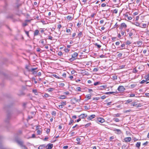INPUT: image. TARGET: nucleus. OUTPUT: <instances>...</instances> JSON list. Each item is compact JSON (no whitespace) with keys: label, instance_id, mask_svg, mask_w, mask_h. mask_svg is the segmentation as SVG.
<instances>
[{"label":"nucleus","instance_id":"nucleus-4","mask_svg":"<svg viewBox=\"0 0 149 149\" xmlns=\"http://www.w3.org/2000/svg\"><path fill=\"white\" fill-rule=\"evenodd\" d=\"M17 143L21 147L24 145V144L23 142L21 140H17L16 141Z\"/></svg>","mask_w":149,"mask_h":149},{"label":"nucleus","instance_id":"nucleus-27","mask_svg":"<svg viewBox=\"0 0 149 149\" xmlns=\"http://www.w3.org/2000/svg\"><path fill=\"white\" fill-rule=\"evenodd\" d=\"M91 125V123H88L87 124H86L85 125V127H87L90 126Z\"/></svg>","mask_w":149,"mask_h":149},{"label":"nucleus","instance_id":"nucleus-50","mask_svg":"<svg viewBox=\"0 0 149 149\" xmlns=\"http://www.w3.org/2000/svg\"><path fill=\"white\" fill-rule=\"evenodd\" d=\"M61 27V24H59L58 26V29L59 30L60 29Z\"/></svg>","mask_w":149,"mask_h":149},{"label":"nucleus","instance_id":"nucleus-23","mask_svg":"<svg viewBox=\"0 0 149 149\" xmlns=\"http://www.w3.org/2000/svg\"><path fill=\"white\" fill-rule=\"evenodd\" d=\"M112 79L113 80H116L117 79V77L115 75H114L112 76Z\"/></svg>","mask_w":149,"mask_h":149},{"label":"nucleus","instance_id":"nucleus-48","mask_svg":"<svg viewBox=\"0 0 149 149\" xmlns=\"http://www.w3.org/2000/svg\"><path fill=\"white\" fill-rule=\"evenodd\" d=\"M98 70V69L97 68H95L93 69V71L95 72H97Z\"/></svg>","mask_w":149,"mask_h":149},{"label":"nucleus","instance_id":"nucleus-55","mask_svg":"<svg viewBox=\"0 0 149 149\" xmlns=\"http://www.w3.org/2000/svg\"><path fill=\"white\" fill-rule=\"evenodd\" d=\"M135 96V95L134 94H132L130 95V97H134Z\"/></svg>","mask_w":149,"mask_h":149},{"label":"nucleus","instance_id":"nucleus-14","mask_svg":"<svg viewBox=\"0 0 149 149\" xmlns=\"http://www.w3.org/2000/svg\"><path fill=\"white\" fill-rule=\"evenodd\" d=\"M37 69V68H32L31 69V71L33 72V74H35L36 73V72L35 71H34V70H36Z\"/></svg>","mask_w":149,"mask_h":149},{"label":"nucleus","instance_id":"nucleus-2","mask_svg":"<svg viewBox=\"0 0 149 149\" xmlns=\"http://www.w3.org/2000/svg\"><path fill=\"white\" fill-rule=\"evenodd\" d=\"M117 89L118 91L122 92L124 91L125 90V88L123 86H121L118 87Z\"/></svg>","mask_w":149,"mask_h":149},{"label":"nucleus","instance_id":"nucleus-52","mask_svg":"<svg viewBox=\"0 0 149 149\" xmlns=\"http://www.w3.org/2000/svg\"><path fill=\"white\" fill-rule=\"evenodd\" d=\"M46 132L47 133H48L50 132V130L49 129L47 128L46 130Z\"/></svg>","mask_w":149,"mask_h":149},{"label":"nucleus","instance_id":"nucleus-53","mask_svg":"<svg viewBox=\"0 0 149 149\" xmlns=\"http://www.w3.org/2000/svg\"><path fill=\"white\" fill-rule=\"evenodd\" d=\"M64 51L65 52L68 53L69 52V50L68 49H65Z\"/></svg>","mask_w":149,"mask_h":149},{"label":"nucleus","instance_id":"nucleus-58","mask_svg":"<svg viewBox=\"0 0 149 149\" xmlns=\"http://www.w3.org/2000/svg\"><path fill=\"white\" fill-rule=\"evenodd\" d=\"M60 86H61V87H63L64 86L65 84L63 83H61L60 84Z\"/></svg>","mask_w":149,"mask_h":149},{"label":"nucleus","instance_id":"nucleus-62","mask_svg":"<svg viewBox=\"0 0 149 149\" xmlns=\"http://www.w3.org/2000/svg\"><path fill=\"white\" fill-rule=\"evenodd\" d=\"M66 32L67 33H70V30L69 29H66Z\"/></svg>","mask_w":149,"mask_h":149},{"label":"nucleus","instance_id":"nucleus-25","mask_svg":"<svg viewBox=\"0 0 149 149\" xmlns=\"http://www.w3.org/2000/svg\"><path fill=\"white\" fill-rule=\"evenodd\" d=\"M115 93V92H107L106 93V94H113L114 95V93Z\"/></svg>","mask_w":149,"mask_h":149},{"label":"nucleus","instance_id":"nucleus-57","mask_svg":"<svg viewBox=\"0 0 149 149\" xmlns=\"http://www.w3.org/2000/svg\"><path fill=\"white\" fill-rule=\"evenodd\" d=\"M146 96L149 97V93H146L145 94Z\"/></svg>","mask_w":149,"mask_h":149},{"label":"nucleus","instance_id":"nucleus-64","mask_svg":"<svg viewBox=\"0 0 149 149\" xmlns=\"http://www.w3.org/2000/svg\"><path fill=\"white\" fill-rule=\"evenodd\" d=\"M127 17L129 20H131L132 19V17L131 16H128Z\"/></svg>","mask_w":149,"mask_h":149},{"label":"nucleus","instance_id":"nucleus-8","mask_svg":"<svg viewBox=\"0 0 149 149\" xmlns=\"http://www.w3.org/2000/svg\"><path fill=\"white\" fill-rule=\"evenodd\" d=\"M87 116L86 114H82L79 116V117L81 118H84Z\"/></svg>","mask_w":149,"mask_h":149},{"label":"nucleus","instance_id":"nucleus-6","mask_svg":"<svg viewBox=\"0 0 149 149\" xmlns=\"http://www.w3.org/2000/svg\"><path fill=\"white\" fill-rule=\"evenodd\" d=\"M97 121L98 122L103 123L104 122L105 120L102 118H98Z\"/></svg>","mask_w":149,"mask_h":149},{"label":"nucleus","instance_id":"nucleus-44","mask_svg":"<svg viewBox=\"0 0 149 149\" xmlns=\"http://www.w3.org/2000/svg\"><path fill=\"white\" fill-rule=\"evenodd\" d=\"M113 13L115 14L117 13H118V10L116 9H115V10H114L113 11Z\"/></svg>","mask_w":149,"mask_h":149},{"label":"nucleus","instance_id":"nucleus-3","mask_svg":"<svg viewBox=\"0 0 149 149\" xmlns=\"http://www.w3.org/2000/svg\"><path fill=\"white\" fill-rule=\"evenodd\" d=\"M17 143L21 147L24 145V144L23 142L21 140H17L16 141Z\"/></svg>","mask_w":149,"mask_h":149},{"label":"nucleus","instance_id":"nucleus-47","mask_svg":"<svg viewBox=\"0 0 149 149\" xmlns=\"http://www.w3.org/2000/svg\"><path fill=\"white\" fill-rule=\"evenodd\" d=\"M125 67V65H121L120 66V69H122V68H124Z\"/></svg>","mask_w":149,"mask_h":149},{"label":"nucleus","instance_id":"nucleus-40","mask_svg":"<svg viewBox=\"0 0 149 149\" xmlns=\"http://www.w3.org/2000/svg\"><path fill=\"white\" fill-rule=\"evenodd\" d=\"M56 112L55 111H52V115L55 116L56 115Z\"/></svg>","mask_w":149,"mask_h":149},{"label":"nucleus","instance_id":"nucleus-18","mask_svg":"<svg viewBox=\"0 0 149 149\" xmlns=\"http://www.w3.org/2000/svg\"><path fill=\"white\" fill-rule=\"evenodd\" d=\"M132 24H133L135 25L136 26L140 27V24L138 22H136L134 23H132Z\"/></svg>","mask_w":149,"mask_h":149},{"label":"nucleus","instance_id":"nucleus-17","mask_svg":"<svg viewBox=\"0 0 149 149\" xmlns=\"http://www.w3.org/2000/svg\"><path fill=\"white\" fill-rule=\"evenodd\" d=\"M66 18H67V19H68V20H72L73 18V17H72L70 15H68V16Z\"/></svg>","mask_w":149,"mask_h":149},{"label":"nucleus","instance_id":"nucleus-31","mask_svg":"<svg viewBox=\"0 0 149 149\" xmlns=\"http://www.w3.org/2000/svg\"><path fill=\"white\" fill-rule=\"evenodd\" d=\"M136 86V84H133L131 85V88H134Z\"/></svg>","mask_w":149,"mask_h":149},{"label":"nucleus","instance_id":"nucleus-1","mask_svg":"<svg viewBox=\"0 0 149 149\" xmlns=\"http://www.w3.org/2000/svg\"><path fill=\"white\" fill-rule=\"evenodd\" d=\"M78 55L77 52H74L73 54L72 55V58L70 59L71 61H73L76 60L77 58V57Z\"/></svg>","mask_w":149,"mask_h":149},{"label":"nucleus","instance_id":"nucleus-12","mask_svg":"<svg viewBox=\"0 0 149 149\" xmlns=\"http://www.w3.org/2000/svg\"><path fill=\"white\" fill-rule=\"evenodd\" d=\"M114 131L117 132L118 134H120L121 133V131L120 130L117 129H114Z\"/></svg>","mask_w":149,"mask_h":149},{"label":"nucleus","instance_id":"nucleus-35","mask_svg":"<svg viewBox=\"0 0 149 149\" xmlns=\"http://www.w3.org/2000/svg\"><path fill=\"white\" fill-rule=\"evenodd\" d=\"M53 76L54 77H55V78H57L58 79H60V78L59 77L58 75L55 74H53Z\"/></svg>","mask_w":149,"mask_h":149},{"label":"nucleus","instance_id":"nucleus-38","mask_svg":"<svg viewBox=\"0 0 149 149\" xmlns=\"http://www.w3.org/2000/svg\"><path fill=\"white\" fill-rule=\"evenodd\" d=\"M100 98L99 97H96L95 98H93V100H98L100 99Z\"/></svg>","mask_w":149,"mask_h":149},{"label":"nucleus","instance_id":"nucleus-45","mask_svg":"<svg viewBox=\"0 0 149 149\" xmlns=\"http://www.w3.org/2000/svg\"><path fill=\"white\" fill-rule=\"evenodd\" d=\"M48 39L51 40H52L53 37L51 36H48Z\"/></svg>","mask_w":149,"mask_h":149},{"label":"nucleus","instance_id":"nucleus-7","mask_svg":"<svg viewBox=\"0 0 149 149\" xmlns=\"http://www.w3.org/2000/svg\"><path fill=\"white\" fill-rule=\"evenodd\" d=\"M131 138L130 137H127L125 138L124 140L126 142H130L131 140Z\"/></svg>","mask_w":149,"mask_h":149},{"label":"nucleus","instance_id":"nucleus-21","mask_svg":"<svg viewBox=\"0 0 149 149\" xmlns=\"http://www.w3.org/2000/svg\"><path fill=\"white\" fill-rule=\"evenodd\" d=\"M45 147V145H41L38 148V149H42L44 147Z\"/></svg>","mask_w":149,"mask_h":149},{"label":"nucleus","instance_id":"nucleus-36","mask_svg":"<svg viewBox=\"0 0 149 149\" xmlns=\"http://www.w3.org/2000/svg\"><path fill=\"white\" fill-rule=\"evenodd\" d=\"M25 32L26 34V35H27V36L29 37V31H25Z\"/></svg>","mask_w":149,"mask_h":149},{"label":"nucleus","instance_id":"nucleus-37","mask_svg":"<svg viewBox=\"0 0 149 149\" xmlns=\"http://www.w3.org/2000/svg\"><path fill=\"white\" fill-rule=\"evenodd\" d=\"M21 148H22V149H28L24 145Z\"/></svg>","mask_w":149,"mask_h":149},{"label":"nucleus","instance_id":"nucleus-33","mask_svg":"<svg viewBox=\"0 0 149 149\" xmlns=\"http://www.w3.org/2000/svg\"><path fill=\"white\" fill-rule=\"evenodd\" d=\"M74 122V120H72L71 119L70 122L69 123L68 125H70L72 123Z\"/></svg>","mask_w":149,"mask_h":149},{"label":"nucleus","instance_id":"nucleus-42","mask_svg":"<svg viewBox=\"0 0 149 149\" xmlns=\"http://www.w3.org/2000/svg\"><path fill=\"white\" fill-rule=\"evenodd\" d=\"M61 105H63V106L64 105H65L66 104V101H64L63 102H62L61 103Z\"/></svg>","mask_w":149,"mask_h":149},{"label":"nucleus","instance_id":"nucleus-5","mask_svg":"<svg viewBox=\"0 0 149 149\" xmlns=\"http://www.w3.org/2000/svg\"><path fill=\"white\" fill-rule=\"evenodd\" d=\"M127 26L125 23H123L121 24L120 27V29H122L123 28H126Z\"/></svg>","mask_w":149,"mask_h":149},{"label":"nucleus","instance_id":"nucleus-28","mask_svg":"<svg viewBox=\"0 0 149 149\" xmlns=\"http://www.w3.org/2000/svg\"><path fill=\"white\" fill-rule=\"evenodd\" d=\"M54 88H49L48 89V91L50 92V91H53L54 90Z\"/></svg>","mask_w":149,"mask_h":149},{"label":"nucleus","instance_id":"nucleus-9","mask_svg":"<svg viewBox=\"0 0 149 149\" xmlns=\"http://www.w3.org/2000/svg\"><path fill=\"white\" fill-rule=\"evenodd\" d=\"M46 147H48L47 149H51L53 147V145L52 144H49L47 145Z\"/></svg>","mask_w":149,"mask_h":149},{"label":"nucleus","instance_id":"nucleus-41","mask_svg":"<svg viewBox=\"0 0 149 149\" xmlns=\"http://www.w3.org/2000/svg\"><path fill=\"white\" fill-rule=\"evenodd\" d=\"M113 120L116 122H118L119 121V120L118 118H114Z\"/></svg>","mask_w":149,"mask_h":149},{"label":"nucleus","instance_id":"nucleus-56","mask_svg":"<svg viewBox=\"0 0 149 149\" xmlns=\"http://www.w3.org/2000/svg\"><path fill=\"white\" fill-rule=\"evenodd\" d=\"M82 34V33L81 32H80L78 34V36H79V38H80V37L81 36V35Z\"/></svg>","mask_w":149,"mask_h":149},{"label":"nucleus","instance_id":"nucleus-60","mask_svg":"<svg viewBox=\"0 0 149 149\" xmlns=\"http://www.w3.org/2000/svg\"><path fill=\"white\" fill-rule=\"evenodd\" d=\"M68 148V146H64L63 147V148L64 149H66Z\"/></svg>","mask_w":149,"mask_h":149},{"label":"nucleus","instance_id":"nucleus-24","mask_svg":"<svg viewBox=\"0 0 149 149\" xmlns=\"http://www.w3.org/2000/svg\"><path fill=\"white\" fill-rule=\"evenodd\" d=\"M66 97L64 95H61L59 97V99H65Z\"/></svg>","mask_w":149,"mask_h":149},{"label":"nucleus","instance_id":"nucleus-10","mask_svg":"<svg viewBox=\"0 0 149 149\" xmlns=\"http://www.w3.org/2000/svg\"><path fill=\"white\" fill-rule=\"evenodd\" d=\"M95 117V115L93 114L91 115L90 116L88 117L87 119L88 120H91V119L93 118H94Z\"/></svg>","mask_w":149,"mask_h":149},{"label":"nucleus","instance_id":"nucleus-15","mask_svg":"<svg viewBox=\"0 0 149 149\" xmlns=\"http://www.w3.org/2000/svg\"><path fill=\"white\" fill-rule=\"evenodd\" d=\"M39 31L38 30H36L34 32V36H37L38 35Z\"/></svg>","mask_w":149,"mask_h":149},{"label":"nucleus","instance_id":"nucleus-22","mask_svg":"<svg viewBox=\"0 0 149 149\" xmlns=\"http://www.w3.org/2000/svg\"><path fill=\"white\" fill-rule=\"evenodd\" d=\"M37 133L38 134L40 135L42 133L41 131L40 130H38L37 131Z\"/></svg>","mask_w":149,"mask_h":149},{"label":"nucleus","instance_id":"nucleus-11","mask_svg":"<svg viewBox=\"0 0 149 149\" xmlns=\"http://www.w3.org/2000/svg\"><path fill=\"white\" fill-rule=\"evenodd\" d=\"M39 42L41 43V47H43L45 45V44L44 43V41L43 39L40 40L39 41Z\"/></svg>","mask_w":149,"mask_h":149},{"label":"nucleus","instance_id":"nucleus-51","mask_svg":"<svg viewBox=\"0 0 149 149\" xmlns=\"http://www.w3.org/2000/svg\"><path fill=\"white\" fill-rule=\"evenodd\" d=\"M131 111L130 110H128L126 111H123L124 113H126L127 112H129Z\"/></svg>","mask_w":149,"mask_h":149},{"label":"nucleus","instance_id":"nucleus-39","mask_svg":"<svg viewBox=\"0 0 149 149\" xmlns=\"http://www.w3.org/2000/svg\"><path fill=\"white\" fill-rule=\"evenodd\" d=\"M76 89L77 91H81V88L80 87H78L76 88Z\"/></svg>","mask_w":149,"mask_h":149},{"label":"nucleus","instance_id":"nucleus-34","mask_svg":"<svg viewBox=\"0 0 149 149\" xmlns=\"http://www.w3.org/2000/svg\"><path fill=\"white\" fill-rule=\"evenodd\" d=\"M100 83V82L97 81V82H96L94 83V85L95 86H96Z\"/></svg>","mask_w":149,"mask_h":149},{"label":"nucleus","instance_id":"nucleus-19","mask_svg":"<svg viewBox=\"0 0 149 149\" xmlns=\"http://www.w3.org/2000/svg\"><path fill=\"white\" fill-rule=\"evenodd\" d=\"M11 116V114L10 113H8L7 116V120H8L10 118Z\"/></svg>","mask_w":149,"mask_h":149},{"label":"nucleus","instance_id":"nucleus-63","mask_svg":"<svg viewBox=\"0 0 149 149\" xmlns=\"http://www.w3.org/2000/svg\"><path fill=\"white\" fill-rule=\"evenodd\" d=\"M132 102V100H127V102L128 103H129Z\"/></svg>","mask_w":149,"mask_h":149},{"label":"nucleus","instance_id":"nucleus-46","mask_svg":"<svg viewBox=\"0 0 149 149\" xmlns=\"http://www.w3.org/2000/svg\"><path fill=\"white\" fill-rule=\"evenodd\" d=\"M62 54V53L61 52H58V54L60 56H61Z\"/></svg>","mask_w":149,"mask_h":149},{"label":"nucleus","instance_id":"nucleus-61","mask_svg":"<svg viewBox=\"0 0 149 149\" xmlns=\"http://www.w3.org/2000/svg\"><path fill=\"white\" fill-rule=\"evenodd\" d=\"M133 33L132 32H130L129 33V35L130 37H131L133 35Z\"/></svg>","mask_w":149,"mask_h":149},{"label":"nucleus","instance_id":"nucleus-30","mask_svg":"<svg viewBox=\"0 0 149 149\" xmlns=\"http://www.w3.org/2000/svg\"><path fill=\"white\" fill-rule=\"evenodd\" d=\"M86 97L88 99H90L91 98V95H86Z\"/></svg>","mask_w":149,"mask_h":149},{"label":"nucleus","instance_id":"nucleus-20","mask_svg":"<svg viewBox=\"0 0 149 149\" xmlns=\"http://www.w3.org/2000/svg\"><path fill=\"white\" fill-rule=\"evenodd\" d=\"M33 92V93L36 95H37L38 94V92L36 89H34L32 91Z\"/></svg>","mask_w":149,"mask_h":149},{"label":"nucleus","instance_id":"nucleus-16","mask_svg":"<svg viewBox=\"0 0 149 149\" xmlns=\"http://www.w3.org/2000/svg\"><path fill=\"white\" fill-rule=\"evenodd\" d=\"M141 142H138L136 144V146L138 148H139L141 145Z\"/></svg>","mask_w":149,"mask_h":149},{"label":"nucleus","instance_id":"nucleus-13","mask_svg":"<svg viewBox=\"0 0 149 149\" xmlns=\"http://www.w3.org/2000/svg\"><path fill=\"white\" fill-rule=\"evenodd\" d=\"M148 25V24H142L141 26H140V27L145 28H146Z\"/></svg>","mask_w":149,"mask_h":149},{"label":"nucleus","instance_id":"nucleus-59","mask_svg":"<svg viewBox=\"0 0 149 149\" xmlns=\"http://www.w3.org/2000/svg\"><path fill=\"white\" fill-rule=\"evenodd\" d=\"M58 106L59 107V108H62L63 107V105H61V104L58 105Z\"/></svg>","mask_w":149,"mask_h":149},{"label":"nucleus","instance_id":"nucleus-54","mask_svg":"<svg viewBox=\"0 0 149 149\" xmlns=\"http://www.w3.org/2000/svg\"><path fill=\"white\" fill-rule=\"evenodd\" d=\"M95 45H97V47L99 48H100L101 47V45H99L97 44V43H96L95 44Z\"/></svg>","mask_w":149,"mask_h":149},{"label":"nucleus","instance_id":"nucleus-26","mask_svg":"<svg viewBox=\"0 0 149 149\" xmlns=\"http://www.w3.org/2000/svg\"><path fill=\"white\" fill-rule=\"evenodd\" d=\"M131 42L130 41L128 40H127L126 42V45H129L130 44H131Z\"/></svg>","mask_w":149,"mask_h":149},{"label":"nucleus","instance_id":"nucleus-49","mask_svg":"<svg viewBox=\"0 0 149 149\" xmlns=\"http://www.w3.org/2000/svg\"><path fill=\"white\" fill-rule=\"evenodd\" d=\"M106 6V4L105 3H103L101 5V6L102 7H104Z\"/></svg>","mask_w":149,"mask_h":149},{"label":"nucleus","instance_id":"nucleus-29","mask_svg":"<svg viewBox=\"0 0 149 149\" xmlns=\"http://www.w3.org/2000/svg\"><path fill=\"white\" fill-rule=\"evenodd\" d=\"M138 70L136 69V68H134V69L133 72L134 73H136L137 72Z\"/></svg>","mask_w":149,"mask_h":149},{"label":"nucleus","instance_id":"nucleus-32","mask_svg":"<svg viewBox=\"0 0 149 149\" xmlns=\"http://www.w3.org/2000/svg\"><path fill=\"white\" fill-rule=\"evenodd\" d=\"M137 44L139 45H141L142 44V42L141 41H139L137 42Z\"/></svg>","mask_w":149,"mask_h":149},{"label":"nucleus","instance_id":"nucleus-43","mask_svg":"<svg viewBox=\"0 0 149 149\" xmlns=\"http://www.w3.org/2000/svg\"><path fill=\"white\" fill-rule=\"evenodd\" d=\"M49 95L47 93H45L44 95V96H45L46 97H49Z\"/></svg>","mask_w":149,"mask_h":149}]
</instances>
